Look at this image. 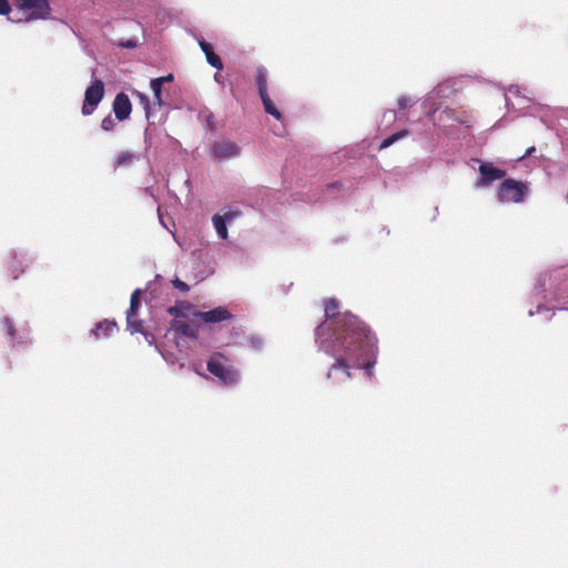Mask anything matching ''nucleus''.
Listing matches in <instances>:
<instances>
[{"mask_svg":"<svg viewBox=\"0 0 568 568\" xmlns=\"http://www.w3.org/2000/svg\"><path fill=\"white\" fill-rule=\"evenodd\" d=\"M252 344L257 347L260 345V339L258 338H252Z\"/></svg>","mask_w":568,"mask_h":568,"instance_id":"nucleus-33","label":"nucleus"},{"mask_svg":"<svg viewBox=\"0 0 568 568\" xmlns=\"http://www.w3.org/2000/svg\"><path fill=\"white\" fill-rule=\"evenodd\" d=\"M532 152H535V146H530V148H528V149L526 150L525 154L521 156V159H524V158H527V156L531 155V154H532Z\"/></svg>","mask_w":568,"mask_h":568,"instance_id":"nucleus-32","label":"nucleus"},{"mask_svg":"<svg viewBox=\"0 0 568 568\" xmlns=\"http://www.w3.org/2000/svg\"><path fill=\"white\" fill-rule=\"evenodd\" d=\"M116 331V323L114 321L104 320L99 322L94 329L91 331V335L95 338L109 337Z\"/></svg>","mask_w":568,"mask_h":568,"instance_id":"nucleus-14","label":"nucleus"},{"mask_svg":"<svg viewBox=\"0 0 568 568\" xmlns=\"http://www.w3.org/2000/svg\"><path fill=\"white\" fill-rule=\"evenodd\" d=\"M28 261L29 258L26 254L12 253L8 257L7 262V271L9 276H11L12 280H17L24 272V267L28 266Z\"/></svg>","mask_w":568,"mask_h":568,"instance_id":"nucleus-10","label":"nucleus"},{"mask_svg":"<svg viewBox=\"0 0 568 568\" xmlns=\"http://www.w3.org/2000/svg\"><path fill=\"white\" fill-rule=\"evenodd\" d=\"M237 215H239V213L235 211H227L224 213V215H221V216L225 219V223H226V222L233 221Z\"/></svg>","mask_w":568,"mask_h":568,"instance_id":"nucleus-30","label":"nucleus"},{"mask_svg":"<svg viewBox=\"0 0 568 568\" xmlns=\"http://www.w3.org/2000/svg\"><path fill=\"white\" fill-rule=\"evenodd\" d=\"M260 98L262 100L264 110L267 114L274 116L276 120H281L282 114L273 103L267 92L261 93Z\"/></svg>","mask_w":568,"mask_h":568,"instance_id":"nucleus-16","label":"nucleus"},{"mask_svg":"<svg viewBox=\"0 0 568 568\" xmlns=\"http://www.w3.org/2000/svg\"><path fill=\"white\" fill-rule=\"evenodd\" d=\"M199 44H200V47H201V49H202L203 53L205 54V58H206L207 63H209L211 67H213V68H215L216 70H219V71H220V70H222V69H223V62H222V60H221L220 55H217V54L214 52L213 47H212L209 42H206V41H204V40H201V41L199 42Z\"/></svg>","mask_w":568,"mask_h":568,"instance_id":"nucleus-12","label":"nucleus"},{"mask_svg":"<svg viewBox=\"0 0 568 568\" xmlns=\"http://www.w3.org/2000/svg\"><path fill=\"white\" fill-rule=\"evenodd\" d=\"M408 130H400L392 135H389L388 138L384 139L381 143V149H386L388 146H390L393 143L397 142L398 140L405 138L408 135Z\"/></svg>","mask_w":568,"mask_h":568,"instance_id":"nucleus-21","label":"nucleus"},{"mask_svg":"<svg viewBox=\"0 0 568 568\" xmlns=\"http://www.w3.org/2000/svg\"><path fill=\"white\" fill-rule=\"evenodd\" d=\"M104 97V83L100 79L92 81L84 92V101L81 112L83 115H90L102 101Z\"/></svg>","mask_w":568,"mask_h":568,"instance_id":"nucleus-5","label":"nucleus"},{"mask_svg":"<svg viewBox=\"0 0 568 568\" xmlns=\"http://www.w3.org/2000/svg\"><path fill=\"white\" fill-rule=\"evenodd\" d=\"M138 155H135L134 153L130 152V151H121L118 153L116 155V159H115V169H119V168H129L130 165H132L136 160H138Z\"/></svg>","mask_w":568,"mask_h":568,"instance_id":"nucleus-15","label":"nucleus"},{"mask_svg":"<svg viewBox=\"0 0 568 568\" xmlns=\"http://www.w3.org/2000/svg\"><path fill=\"white\" fill-rule=\"evenodd\" d=\"M479 178L476 181L477 187L490 185L494 181L500 180L506 175V171L498 169L493 163L484 162L479 165Z\"/></svg>","mask_w":568,"mask_h":568,"instance_id":"nucleus-7","label":"nucleus"},{"mask_svg":"<svg viewBox=\"0 0 568 568\" xmlns=\"http://www.w3.org/2000/svg\"><path fill=\"white\" fill-rule=\"evenodd\" d=\"M1 325H2V328L6 333V335L8 336L9 343L11 345H14L16 339L18 338V331H17L14 324L12 323V321L8 317H4L1 321Z\"/></svg>","mask_w":568,"mask_h":568,"instance_id":"nucleus-18","label":"nucleus"},{"mask_svg":"<svg viewBox=\"0 0 568 568\" xmlns=\"http://www.w3.org/2000/svg\"><path fill=\"white\" fill-rule=\"evenodd\" d=\"M193 308L190 302L183 301L170 306L168 313L174 317L173 320H183L186 318L190 313L192 314L194 312Z\"/></svg>","mask_w":568,"mask_h":568,"instance_id":"nucleus-13","label":"nucleus"},{"mask_svg":"<svg viewBox=\"0 0 568 568\" xmlns=\"http://www.w3.org/2000/svg\"><path fill=\"white\" fill-rule=\"evenodd\" d=\"M212 221H213L214 227H215L219 236L223 240L227 239V227H226L225 219L219 214H215L213 216Z\"/></svg>","mask_w":568,"mask_h":568,"instance_id":"nucleus-20","label":"nucleus"},{"mask_svg":"<svg viewBox=\"0 0 568 568\" xmlns=\"http://www.w3.org/2000/svg\"><path fill=\"white\" fill-rule=\"evenodd\" d=\"M260 98L262 100L264 110L267 114L274 116L276 120H281L282 114L273 103L267 92L261 93Z\"/></svg>","mask_w":568,"mask_h":568,"instance_id":"nucleus-17","label":"nucleus"},{"mask_svg":"<svg viewBox=\"0 0 568 568\" xmlns=\"http://www.w3.org/2000/svg\"><path fill=\"white\" fill-rule=\"evenodd\" d=\"M192 315L207 324L221 323L233 317L232 313L224 306L207 312L194 311Z\"/></svg>","mask_w":568,"mask_h":568,"instance_id":"nucleus-8","label":"nucleus"},{"mask_svg":"<svg viewBox=\"0 0 568 568\" xmlns=\"http://www.w3.org/2000/svg\"><path fill=\"white\" fill-rule=\"evenodd\" d=\"M136 95L140 99L141 104L143 105L145 115L149 118L150 109H151V103H150L149 98L144 93H141V92H138Z\"/></svg>","mask_w":568,"mask_h":568,"instance_id":"nucleus-26","label":"nucleus"},{"mask_svg":"<svg viewBox=\"0 0 568 568\" xmlns=\"http://www.w3.org/2000/svg\"><path fill=\"white\" fill-rule=\"evenodd\" d=\"M11 11V6L8 0H0V14L7 16Z\"/></svg>","mask_w":568,"mask_h":568,"instance_id":"nucleus-28","label":"nucleus"},{"mask_svg":"<svg viewBox=\"0 0 568 568\" xmlns=\"http://www.w3.org/2000/svg\"><path fill=\"white\" fill-rule=\"evenodd\" d=\"M140 294H141L140 290H135L132 293L131 298H130V307L126 311V314H131V316H136L139 307L141 305Z\"/></svg>","mask_w":568,"mask_h":568,"instance_id":"nucleus-22","label":"nucleus"},{"mask_svg":"<svg viewBox=\"0 0 568 568\" xmlns=\"http://www.w3.org/2000/svg\"><path fill=\"white\" fill-rule=\"evenodd\" d=\"M171 328L176 333L186 336L189 338L199 337V325L194 322H186L182 320H173L171 322Z\"/></svg>","mask_w":568,"mask_h":568,"instance_id":"nucleus-11","label":"nucleus"},{"mask_svg":"<svg viewBox=\"0 0 568 568\" xmlns=\"http://www.w3.org/2000/svg\"><path fill=\"white\" fill-rule=\"evenodd\" d=\"M256 85L258 89V94L267 92V71L264 67L256 68Z\"/></svg>","mask_w":568,"mask_h":568,"instance_id":"nucleus-19","label":"nucleus"},{"mask_svg":"<svg viewBox=\"0 0 568 568\" xmlns=\"http://www.w3.org/2000/svg\"><path fill=\"white\" fill-rule=\"evenodd\" d=\"M229 358L222 353H214L207 361V371L225 385H233L239 381V372L231 365H226Z\"/></svg>","mask_w":568,"mask_h":568,"instance_id":"nucleus-2","label":"nucleus"},{"mask_svg":"<svg viewBox=\"0 0 568 568\" xmlns=\"http://www.w3.org/2000/svg\"><path fill=\"white\" fill-rule=\"evenodd\" d=\"M338 303H325L326 321L316 327L320 348L334 358L326 373L333 386L348 382L355 371L365 369L372 375L378 352L377 338L371 328L351 313H337Z\"/></svg>","mask_w":568,"mask_h":568,"instance_id":"nucleus-1","label":"nucleus"},{"mask_svg":"<svg viewBox=\"0 0 568 568\" xmlns=\"http://www.w3.org/2000/svg\"><path fill=\"white\" fill-rule=\"evenodd\" d=\"M528 185L521 181L506 179L497 191V199L503 203H520L528 193Z\"/></svg>","mask_w":568,"mask_h":568,"instance_id":"nucleus-3","label":"nucleus"},{"mask_svg":"<svg viewBox=\"0 0 568 568\" xmlns=\"http://www.w3.org/2000/svg\"><path fill=\"white\" fill-rule=\"evenodd\" d=\"M211 153L215 159L227 160L239 156L241 148L236 142L223 139L211 145Z\"/></svg>","mask_w":568,"mask_h":568,"instance_id":"nucleus-6","label":"nucleus"},{"mask_svg":"<svg viewBox=\"0 0 568 568\" xmlns=\"http://www.w3.org/2000/svg\"><path fill=\"white\" fill-rule=\"evenodd\" d=\"M136 316H131V314H126V324L128 328L132 334L142 332L143 322L135 318Z\"/></svg>","mask_w":568,"mask_h":568,"instance_id":"nucleus-24","label":"nucleus"},{"mask_svg":"<svg viewBox=\"0 0 568 568\" xmlns=\"http://www.w3.org/2000/svg\"><path fill=\"white\" fill-rule=\"evenodd\" d=\"M155 80H159L160 83L163 85L166 82L173 81V74L170 73V74L164 75V77H159V78H155Z\"/></svg>","mask_w":568,"mask_h":568,"instance_id":"nucleus-31","label":"nucleus"},{"mask_svg":"<svg viewBox=\"0 0 568 568\" xmlns=\"http://www.w3.org/2000/svg\"><path fill=\"white\" fill-rule=\"evenodd\" d=\"M112 109L115 119H118L119 121H124L129 119L132 112V103L125 93L120 92L115 95L113 100Z\"/></svg>","mask_w":568,"mask_h":568,"instance_id":"nucleus-9","label":"nucleus"},{"mask_svg":"<svg viewBox=\"0 0 568 568\" xmlns=\"http://www.w3.org/2000/svg\"><path fill=\"white\" fill-rule=\"evenodd\" d=\"M172 284H173V286L175 288H178L181 292H189L190 291V286L185 282H183V281H181L179 278H175L174 281H172Z\"/></svg>","mask_w":568,"mask_h":568,"instance_id":"nucleus-27","label":"nucleus"},{"mask_svg":"<svg viewBox=\"0 0 568 568\" xmlns=\"http://www.w3.org/2000/svg\"><path fill=\"white\" fill-rule=\"evenodd\" d=\"M397 104L399 109L404 110L412 105V101L407 97H400L397 101Z\"/></svg>","mask_w":568,"mask_h":568,"instance_id":"nucleus-29","label":"nucleus"},{"mask_svg":"<svg viewBox=\"0 0 568 568\" xmlns=\"http://www.w3.org/2000/svg\"><path fill=\"white\" fill-rule=\"evenodd\" d=\"M150 87L153 91L154 103L161 106L163 103V101H162V87L163 85L160 83L159 80L152 79Z\"/></svg>","mask_w":568,"mask_h":568,"instance_id":"nucleus-23","label":"nucleus"},{"mask_svg":"<svg viewBox=\"0 0 568 568\" xmlns=\"http://www.w3.org/2000/svg\"><path fill=\"white\" fill-rule=\"evenodd\" d=\"M115 125V121L110 114L106 115L101 122V128L106 132L114 130Z\"/></svg>","mask_w":568,"mask_h":568,"instance_id":"nucleus-25","label":"nucleus"},{"mask_svg":"<svg viewBox=\"0 0 568 568\" xmlns=\"http://www.w3.org/2000/svg\"><path fill=\"white\" fill-rule=\"evenodd\" d=\"M14 7L28 12L24 21L45 20L50 17L51 7L49 0H13Z\"/></svg>","mask_w":568,"mask_h":568,"instance_id":"nucleus-4","label":"nucleus"}]
</instances>
